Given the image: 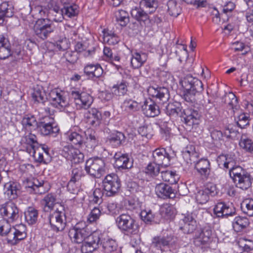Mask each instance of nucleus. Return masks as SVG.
<instances>
[{
  "label": "nucleus",
  "mask_w": 253,
  "mask_h": 253,
  "mask_svg": "<svg viewBox=\"0 0 253 253\" xmlns=\"http://www.w3.org/2000/svg\"><path fill=\"white\" fill-rule=\"evenodd\" d=\"M89 234V230L83 221L78 223L69 231V236L73 242L80 244L84 241L81 248L82 253H91L98 247L100 241L99 233L94 232Z\"/></svg>",
  "instance_id": "f257e3e1"
},
{
  "label": "nucleus",
  "mask_w": 253,
  "mask_h": 253,
  "mask_svg": "<svg viewBox=\"0 0 253 253\" xmlns=\"http://www.w3.org/2000/svg\"><path fill=\"white\" fill-rule=\"evenodd\" d=\"M182 156L188 165L195 164V169L204 177H208L211 172V164L207 159H201L196 161L199 154L196 151L195 146L188 145L182 151Z\"/></svg>",
  "instance_id": "f03ea898"
},
{
  "label": "nucleus",
  "mask_w": 253,
  "mask_h": 253,
  "mask_svg": "<svg viewBox=\"0 0 253 253\" xmlns=\"http://www.w3.org/2000/svg\"><path fill=\"white\" fill-rule=\"evenodd\" d=\"M10 223L11 222L4 219L0 220V235L6 236L8 243L16 245L26 238V227L23 224H20L11 228Z\"/></svg>",
  "instance_id": "7ed1b4c3"
},
{
  "label": "nucleus",
  "mask_w": 253,
  "mask_h": 253,
  "mask_svg": "<svg viewBox=\"0 0 253 253\" xmlns=\"http://www.w3.org/2000/svg\"><path fill=\"white\" fill-rule=\"evenodd\" d=\"M184 88L183 98L188 102H195V96L203 91V84L196 78L188 75L181 82Z\"/></svg>",
  "instance_id": "20e7f679"
},
{
  "label": "nucleus",
  "mask_w": 253,
  "mask_h": 253,
  "mask_svg": "<svg viewBox=\"0 0 253 253\" xmlns=\"http://www.w3.org/2000/svg\"><path fill=\"white\" fill-rule=\"evenodd\" d=\"M67 0H52L51 4L53 10L56 13L54 20L56 22H61L65 18L72 17L78 13V7L77 5H65Z\"/></svg>",
  "instance_id": "39448f33"
},
{
  "label": "nucleus",
  "mask_w": 253,
  "mask_h": 253,
  "mask_svg": "<svg viewBox=\"0 0 253 253\" xmlns=\"http://www.w3.org/2000/svg\"><path fill=\"white\" fill-rule=\"evenodd\" d=\"M118 228L127 235H134L138 232V225L135 220L128 214H122L116 218Z\"/></svg>",
  "instance_id": "423d86ee"
},
{
  "label": "nucleus",
  "mask_w": 253,
  "mask_h": 253,
  "mask_svg": "<svg viewBox=\"0 0 253 253\" xmlns=\"http://www.w3.org/2000/svg\"><path fill=\"white\" fill-rule=\"evenodd\" d=\"M54 30L52 21L47 18L39 19L34 26L36 35L43 40L46 39Z\"/></svg>",
  "instance_id": "0eeeda50"
},
{
  "label": "nucleus",
  "mask_w": 253,
  "mask_h": 253,
  "mask_svg": "<svg viewBox=\"0 0 253 253\" xmlns=\"http://www.w3.org/2000/svg\"><path fill=\"white\" fill-rule=\"evenodd\" d=\"M105 162L98 157L91 158L85 163V170L86 172L95 178H99L105 173Z\"/></svg>",
  "instance_id": "6e6552de"
},
{
  "label": "nucleus",
  "mask_w": 253,
  "mask_h": 253,
  "mask_svg": "<svg viewBox=\"0 0 253 253\" xmlns=\"http://www.w3.org/2000/svg\"><path fill=\"white\" fill-rule=\"evenodd\" d=\"M176 238L173 235L157 236L153 237L150 244V250L156 253H160L166 247H169L174 245Z\"/></svg>",
  "instance_id": "1a4fd4ad"
},
{
  "label": "nucleus",
  "mask_w": 253,
  "mask_h": 253,
  "mask_svg": "<svg viewBox=\"0 0 253 253\" xmlns=\"http://www.w3.org/2000/svg\"><path fill=\"white\" fill-rule=\"evenodd\" d=\"M49 222L51 229L56 232L63 231L66 225L65 213L62 206L51 213Z\"/></svg>",
  "instance_id": "9d476101"
},
{
  "label": "nucleus",
  "mask_w": 253,
  "mask_h": 253,
  "mask_svg": "<svg viewBox=\"0 0 253 253\" xmlns=\"http://www.w3.org/2000/svg\"><path fill=\"white\" fill-rule=\"evenodd\" d=\"M103 189L108 197L115 195L121 187V181L117 175L112 173L105 176L102 181Z\"/></svg>",
  "instance_id": "9b49d317"
},
{
  "label": "nucleus",
  "mask_w": 253,
  "mask_h": 253,
  "mask_svg": "<svg viewBox=\"0 0 253 253\" xmlns=\"http://www.w3.org/2000/svg\"><path fill=\"white\" fill-rule=\"evenodd\" d=\"M0 214L3 219L13 222L19 217V210L12 201H8L0 205Z\"/></svg>",
  "instance_id": "f8f14e48"
},
{
  "label": "nucleus",
  "mask_w": 253,
  "mask_h": 253,
  "mask_svg": "<svg viewBox=\"0 0 253 253\" xmlns=\"http://www.w3.org/2000/svg\"><path fill=\"white\" fill-rule=\"evenodd\" d=\"M72 98L74 99L77 109H88L92 104L93 99L92 97L85 92H80L77 90L71 92Z\"/></svg>",
  "instance_id": "ddd939ff"
},
{
  "label": "nucleus",
  "mask_w": 253,
  "mask_h": 253,
  "mask_svg": "<svg viewBox=\"0 0 253 253\" xmlns=\"http://www.w3.org/2000/svg\"><path fill=\"white\" fill-rule=\"evenodd\" d=\"M85 132L78 126L71 128L66 133L68 142L71 144L82 147L84 143Z\"/></svg>",
  "instance_id": "4468645a"
},
{
  "label": "nucleus",
  "mask_w": 253,
  "mask_h": 253,
  "mask_svg": "<svg viewBox=\"0 0 253 253\" xmlns=\"http://www.w3.org/2000/svg\"><path fill=\"white\" fill-rule=\"evenodd\" d=\"M48 91V99L53 106L60 108L67 106L68 103L64 92L58 88H54Z\"/></svg>",
  "instance_id": "2eb2a0df"
},
{
  "label": "nucleus",
  "mask_w": 253,
  "mask_h": 253,
  "mask_svg": "<svg viewBox=\"0 0 253 253\" xmlns=\"http://www.w3.org/2000/svg\"><path fill=\"white\" fill-rule=\"evenodd\" d=\"M37 127L39 128L41 133L43 135L55 134L59 130L54 119L49 116L44 117L39 123Z\"/></svg>",
  "instance_id": "dca6fc26"
},
{
  "label": "nucleus",
  "mask_w": 253,
  "mask_h": 253,
  "mask_svg": "<svg viewBox=\"0 0 253 253\" xmlns=\"http://www.w3.org/2000/svg\"><path fill=\"white\" fill-rule=\"evenodd\" d=\"M61 155L67 160L74 163H80L84 158L83 153L72 145L64 146L61 151Z\"/></svg>",
  "instance_id": "f3484780"
},
{
  "label": "nucleus",
  "mask_w": 253,
  "mask_h": 253,
  "mask_svg": "<svg viewBox=\"0 0 253 253\" xmlns=\"http://www.w3.org/2000/svg\"><path fill=\"white\" fill-rule=\"evenodd\" d=\"M212 230L210 226H205L200 231L196 233L194 239V244L197 246L209 245L212 241Z\"/></svg>",
  "instance_id": "a211bd4d"
},
{
  "label": "nucleus",
  "mask_w": 253,
  "mask_h": 253,
  "mask_svg": "<svg viewBox=\"0 0 253 253\" xmlns=\"http://www.w3.org/2000/svg\"><path fill=\"white\" fill-rule=\"evenodd\" d=\"M153 162L160 166L168 167L170 158L164 148L156 149L153 152Z\"/></svg>",
  "instance_id": "6ab92c4d"
},
{
  "label": "nucleus",
  "mask_w": 253,
  "mask_h": 253,
  "mask_svg": "<svg viewBox=\"0 0 253 253\" xmlns=\"http://www.w3.org/2000/svg\"><path fill=\"white\" fill-rule=\"evenodd\" d=\"M181 117L184 119L186 125L189 126H193L199 124L200 115L197 110L187 109L183 111Z\"/></svg>",
  "instance_id": "aec40b11"
},
{
  "label": "nucleus",
  "mask_w": 253,
  "mask_h": 253,
  "mask_svg": "<svg viewBox=\"0 0 253 253\" xmlns=\"http://www.w3.org/2000/svg\"><path fill=\"white\" fill-rule=\"evenodd\" d=\"M114 158L115 159L114 166L119 169H126L132 168L133 162L127 155L121 153H116Z\"/></svg>",
  "instance_id": "412c9836"
},
{
  "label": "nucleus",
  "mask_w": 253,
  "mask_h": 253,
  "mask_svg": "<svg viewBox=\"0 0 253 253\" xmlns=\"http://www.w3.org/2000/svg\"><path fill=\"white\" fill-rule=\"evenodd\" d=\"M131 16L137 20L140 24L149 26L150 23L149 14L140 6L135 7L131 10Z\"/></svg>",
  "instance_id": "4be33fe9"
},
{
  "label": "nucleus",
  "mask_w": 253,
  "mask_h": 253,
  "mask_svg": "<svg viewBox=\"0 0 253 253\" xmlns=\"http://www.w3.org/2000/svg\"><path fill=\"white\" fill-rule=\"evenodd\" d=\"M155 192L157 195L162 199L172 198L175 196L174 191L168 184L161 183L156 185Z\"/></svg>",
  "instance_id": "5701e85b"
},
{
  "label": "nucleus",
  "mask_w": 253,
  "mask_h": 253,
  "mask_svg": "<svg viewBox=\"0 0 253 253\" xmlns=\"http://www.w3.org/2000/svg\"><path fill=\"white\" fill-rule=\"evenodd\" d=\"M148 92L152 96L159 99L164 104L167 102L169 98V90L164 87L155 88L150 86L148 89Z\"/></svg>",
  "instance_id": "b1692460"
},
{
  "label": "nucleus",
  "mask_w": 253,
  "mask_h": 253,
  "mask_svg": "<svg viewBox=\"0 0 253 253\" xmlns=\"http://www.w3.org/2000/svg\"><path fill=\"white\" fill-rule=\"evenodd\" d=\"M214 213L218 217H227L235 213L234 210L223 202L218 203L213 209Z\"/></svg>",
  "instance_id": "393cba45"
},
{
  "label": "nucleus",
  "mask_w": 253,
  "mask_h": 253,
  "mask_svg": "<svg viewBox=\"0 0 253 253\" xmlns=\"http://www.w3.org/2000/svg\"><path fill=\"white\" fill-rule=\"evenodd\" d=\"M20 187L17 182H7L4 185V193L10 200L15 199L18 196Z\"/></svg>",
  "instance_id": "a878e982"
},
{
  "label": "nucleus",
  "mask_w": 253,
  "mask_h": 253,
  "mask_svg": "<svg viewBox=\"0 0 253 253\" xmlns=\"http://www.w3.org/2000/svg\"><path fill=\"white\" fill-rule=\"evenodd\" d=\"M86 122L93 126H99L101 122V113L95 108H91L85 115Z\"/></svg>",
  "instance_id": "bb28decb"
},
{
  "label": "nucleus",
  "mask_w": 253,
  "mask_h": 253,
  "mask_svg": "<svg viewBox=\"0 0 253 253\" xmlns=\"http://www.w3.org/2000/svg\"><path fill=\"white\" fill-rule=\"evenodd\" d=\"M147 54L142 51L131 52V65L133 69H138L146 62Z\"/></svg>",
  "instance_id": "cd10ccee"
},
{
  "label": "nucleus",
  "mask_w": 253,
  "mask_h": 253,
  "mask_svg": "<svg viewBox=\"0 0 253 253\" xmlns=\"http://www.w3.org/2000/svg\"><path fill=\"white\" fill-rule=\"evenodd\" d=\"M233 181L237 187L242 190H247L251 186L252 178L250 174L246 172Z\"/></svg>",
  "instance_id": "c85d7f7f"
},
{
  "label": "nucleus",
  "mask_w": 253,
  "mask_h": 253,
  "mask_svg": "<svg viewBox=\"0 0 253 253\" xmlns=\"http://www.w3.org/2000/svg\"><path fill=\"white\" fill-rule=\"evenodd\" d=\"M103 72L101 66L98 64H89L86 65L84 68V74L90 79L94 78H99L101 76Z\"/></svg>",
  "instance_id": "c756f323"
},
{
  "label": "nucleus",
  "mask_w": 253,
  "mask_h": 253,
  "mask_svg": "<svg viewBox=\"0 0 253 253\" xmlns=\"http://www.w3.org/2000/svg\"><path fill=\"white\" fill-rule=\"evenodd\" d=\"M183 225L181 229L185 233L190 234L195 230L197 227L196 220L191 214H187L182 219Z\"/></svg>",
  "instance_id": "7c9ffc66"
},
{
  "label": "nucleus",
  "mask_w": 253,
  "mask_h": 253,
  "mask_svg": "<svg viewBox=\"0 0 253 253\" xmlns=\"http://www.w3.org/2000/svg\"><path fill=\"white\" fill-rule=\"evenodd\" d=\"M22 125L23 128L28 131L36 129L38 126L36 118L34 115L31 114H27L23 117Z\"/></svg>",
  "instance_id": "2f4dec72"
},
{
  "label": "nucleus",
  "mask_w": 253,
  "mask_h": 253,
  "mask_svg": "<svg viewBox=\"0 0 253 253\" xmlns=\"http://www.w3.org/2000/svg\"><path fill=\"white\" fill-rule=\"evenodd\" d=\"M13 6L8 1H4L0 4V24L3 22V18L11 17L13 15Z\"/></svg>",
  "instance_id": "473e14b6"
},
{
  "label": "nucleus",
  "mask_w": 253,
  "mask_h": 253,
  "mask_svg": "<svg viewBox=\"0 0 253 253\" xmlns=\"http://www.w3.org/2000/svg\"><path fill=\"white\" fill-rule=\"evenodd\" d=\"M143 113L148 117H155L160 113L159 106L152 101L149 104L147 102L143 106Z\"/></svg>",
  "instance_id": "72a5a7b5"
},
{
  "label": "nucleus",
  "mask_w": 253,
  "mask_h": 253,
  "mask_svg": "<svg viewBox=\"0 0 253 253\" xmlns=\"http://www.w3.org/2000/svg\"><path fill=\"white\" fill-rule=\"evenodd\" d=\"M102 250L104 253H113L117 251L118 246L115 240L112 239H104L101 242Z\"/></svg>",
  "instance_id": "f704fd0d"
},
{
  "label": "nucleus",
  "mask_w": 253,
  "mask_h": 253,
  "mask_svg": "<svg viewBox=\"0 0 253 253\" xmlns=\"http://www.w3.org/2000/svg\"><path fill=\"white\" fill-rule=\"evenodd\" d=\"M56 204V198L52 194H48L41 201V204L45 212L50 211Z\"/></svg>",
  "instance_id": "c9c22d12"
},
{
  "label": "nucleus",
  "mask_w": 253,
  "mask_h": 253,
  "mask_svg": "<svg viewBox=\"0 0 253 253\" xmlns=\"http://www.w3.org/2000/svg\"><path fill=\"white\" fill-rule=\"evenodd\" d=\"M166 112L169 116L181 117L183 113L181 105L179 102H174L169 103L166 107Z\"/></svg>",
  "instance_id": "e433bc0d"
},
{
  "label": "nucleus",
  "mask_w": 253,
  "mask_h": 253,
  "mask_svg": "<svg viewBox=\"0 0 253 253\" xmlns=\"http://www.w3.org/2000/svg\"><path fill=\"white\" fill-rule=\"evenodd\" d=\"M47 96L45 90L42 86H38L35 88L32 93L33 99L39 103L44 104L47 102Z\"/></svg>",
  "instance_id": "4c0bfd02"
},
{
  "label": "nucleus",
  "mask_w": 253,
  "mask_h": 253,
  "mask_svg": "<svg viewBox=\"0 0 253 253\" xmlns=\"http://www.w3.org/2000/svg\"><path fill=\"white\" fill-rule=\"evenodd\" d=\"M125 140L124 134L119 131L111 133L108 138V142L114 147H117L121 145L125 141Z\"/></svg>",
  "instance_id": "58836bf2"
},
{
  "label": "nucleus",
  "mask_w": 253,
  "mask_h": 253,
  "mask_svg": "<svg viewBox=\"0 0 253 253\" xmlns=\"http://www.w3.org/2000/svg\"><path fill=\"white\" fill-rule=\"evenodd\" d=\"M217 161L219 166H223L226 169H229L235 165V160L231 155H220L218 157Z\"/></svg>",
  "instance_id": "ea45409f"
},
{
  "label": "nucleus",
  "mask_w": 253,
  "mask_h": 253,
  "mask_svg": "<svg viewBox=\"0 0 253 253\" xmlns=\"http://www.w3.org/2000/svg\"><path fill=\"white\" fill-rule=\"evenodd\" d=\"M225 103L229 109L232 110L234 114L239 108L237 98L232 92H229L225 95Z\"/></svg>",
  "instance_id": "a19ab883"
},
{
  "label": "nucleus",
  "mask_w": 253,
  "mask_h": 253,
  "mask_svg": "<svg viewBox=\"0 0 253 253\" xmlns=\"http://www.w3.org/2000/svg\"><path fill=\"white\" fill-rule=\"evenodd\" d=\"M85 133V139L84 144H85L86 147L88 149V151H92L94 148L97 146L98 144V140L96 137L95 132L91 131L90 133Z\"/></svg>",
  "instance_id": "79ce46f5"
},
{
  "label": "nucleus",
  "mask_w": 253,
  "mask_h": 253,
  "mask_svg": "<svg viewBox=\"0 0 253 253\" xmlns=\"http://www.w3.org/2000/svg\"><path fill=\"white\" fill-rule=\"evenodd\" d=\"M103 41L105 42L110 45H114L119 42L120 38L113 31L109 30H104Z\"/></svg>",
  "instance_id": "37998d69"
},
{
  "label": "nucleus",
  "mask_w": 253,
  "mask_h": 253,
  "mask_svg": "<svg viewBox=\"0 0 253 253\" xmlns=\"http://www.w3.org/2000/svg\"><path fill=\"white\" fill-rule=\"evenodd\" d=\"M239 145L245 151L253 153V141L247 134H244L242 135Z\"/></svg>",
  "instance_id": "c03bdc74"
},
{
  "label": "nucleus",
  "mask_w": 253,
  "mask_h": 253,
  "mask_svg": "<svg viewBox=\"0 0 253 253\" xmlns=\"http://www.w3.org/2000/svg\"><path fill=\"white\" fill-rule=\"evenodd\" d=\"M115 17L117 22L123 27L126 26L129 21L128 13L122 9L115 12Z\"/></svg>",
  "instance_id": "a18cd8bd"
},
{
  "label": "nucleus",
  "mask_w": 253,
  "mask_h": 253,
  "mask_svg": "<svg viewBox=\"0 0 253 253\" xmlns=\"http://www.w3.org/2000/svg\"><path fill=\"white\" fill-rule=\"evenodd\" d=\"M25 219L29 224H35L38 219V211L33 207H29L25 212Z\"/></svg>",
  "instance_id": "49530a36"
},
{
  "label": "nucleus",
  "mask_w": 253,
  "mask_h": 253,
  "mask_svg": "<svg viewBox=\"0 0 253 253\" xmlns=\"http://www.w3.org/2000/svg\"><path fill=\"white\" fill-rule=\"evenodd\" d=\"M124 111L129 113L138 111L139 109L138 103L132 99H126L122 106Z\"/></svg>",
  "instance_id": "de8ad7c7"
},
{
  "label": "nucleus",
  "mask_w": 253,
  "mask_h": 253,
  "mask_svg": "<svg viewBox=\"0 0 253 253\" xmlns=\"http://www.w3.org/2000/svg\"><path fill=\"white\" fill-rule=\"evenodd\" d=\"M112 92L116 96H123L127 91V84L125 81L114 85L111 88Z\"/></svg>",
  "instance_id": "09e8293b"
},
{
  "label": "nucleus",
  "mask_w": 253,
  "mask_h": 253,
  "mask_svg": "<svg viewBox=\"0 0 253 253\" xmlns=\"http://www.w3.org/2000/svg\"><path fill=\"white\" fill-rule=\"evenodd\" d=\"M249 222L247 218L238 216L235 218L233 222V227L237 232L246 228L249 225Z\"/></svg>",
  "instance_id": "8fccbe9b"
},
{
  "label": "nucleus",
  "mask_w": 253,
  "mask_h": 253,
  "mask_svg": "<svg viewBox=\"0 0 253 253\" xmlns=\"http://www.w3.org/2000/svg\"><path fill=\"white\" fill-rule=\"evenodd\" d=\"M243 212L249 216H253V199H246L241 204Z\"/></svg>",
  "instance_id": "3c124183"
},
{
  "label": "nucleus",
  "mask_w": 253,
  "mask_h": 253,
  "mask_svg": "<svg viewBox=\"0 0 253 253\" xmlns=\"http://www.w3.org/2000/svg\"><path fill=\"white\" fill-rule=\"evenodd\" d=\"M161 177L163 180L167 181L171 184H175L178 179V176L175 172L170 170L162 171Z\"/></svg>",
  "instance_id": "603ef678"
},
{
  "label": "nucleus",
  "mask_w": 253,
  "mask_h": 253,
  "mask_svg": "<svg viewBox=\"0 0 253 253\" xmlns=\"http://www.w3.org/2000/svg\"><path fill=\"white\" fill-rule=\"evenodd\" d=\"M139 5L143 9H149V13L151 14L157 9L158 2L156 0H141Z\"/></svg>",
  "instance_id": "864d4df0"
},
{
  "label": "nucleus",
  "mask_w": 253,
  "mask_h": 253,
  "mask_svg": "<svg viewBox=\"0 0 253 253\" xmlns=\"http://www.w3.org/2000/svg\"><path fill=\"white\" fill-rule=\"evenodd\" d=\"M246 172L247 171L246 169L239 165H235L229 169L230 176L233 180Z\"/></svg>",
  "instance_id": "5fc2aeb1"
},
{
  "label": "nucleus",
  "mask_w": 253,
  "mask_h": 253,
  "mask_svg": "<svg viewBox=\"0 0 253 253\" xmlns=\"http://www.w3.org/2000/svg\"><path fill=\"white\" fill-rule=\"evenodd\" d=\"M160 166L157 165L156 163H149L145 169V172L147 174L151 177H154L157 175L160 172Z\"/></svg>",
  "instance_id": "6e6d98bb"
},
{
  "label": "nucleus",
  "mask_w": 253,
  "mask_h": 253,
  "mask_svg": "<svg viewBox=\"0 0 253 253\" xmlns=\"http://www.w3.org/2000/svg\"><path fill=\"white\" fill-rule=\"evenodd\" d=\"M168 12L171 16L177 17L181 12L180 6L172 0L169 1L168 3Z\"/></svg>",
  "instance_id": "4d7b16f0"
},
{
  "label": "nucleus",
  "mask_w": 253,
  "mask_h": 253,
  "mask_svg": "<svg viewBox=\"0 0 253 253\" xmlns=\"http://www.w3.org/2000/svg\"><path fill=\"white\" fill-rule=\"evenodd\" d=\"M101 215L100 210L97 207H94L87 215V221L92 223L98 220Z\"/></svg>",
  "instance_id": "13d9d810"
},
{
  "label": "nucleus",
  "mask_w": 253,
  "mask_h": 253,
  "mask_svg": "<svg viewBox=\"0 0 253 253\" xmlns=\"http://www.w3.org/2000/svg\"><path fill=\"white\" fill-rule=\"evenodd\" d=\"M237 124L239 127L241 128H244L246 126L249 125L250 120L248 114L242 113L235 118Z\"/></svg>",
  "instance_id": "bf43d9fd"
},
{
  "label": "nucleus",
  "mask_w": 253,
  "mask_h": 253,
  "mask_svg": "<svg viewBox=\"0 0 253 253\" xmlns=\"http://www.w3.org/2000/svg\"><path fill=\"white\" fill-rule=\"evenodd\" d=\"M210 196L204 189L199 190L196 195V200L200 204H206L209 200Z\"/></svg>",
  "instance_id": "052dcab7"
},
{
  "label": "nucleus",
  "mask_w": 253,
  "mask_h": 253,
  "mask_svg": "<svg viewBox=\"0 0 253 253\" xmlns=\"http://www.w3.org/2000/svg\"><path fill=\"white\" fill-rule=\"evenodd\" d=\"M138 133L143 137L150 139L153 135V129L150 126H140L138 129Z\"/></svg>",
  "instance_id": "680f3d73"
},
{
  "label": "nucleus",
  "mask_w": 253,
  "mask_h": 253,
  "mask_svg": "<svg viewBox=\"0 0 253 253\" xmlns=\"http://www.w3.org/2000/svg\"><path fill=\"white\" fill-rule=\"evenodd\" d=\"M141 219L146 223H151L154 220V214L152 211L149 210H143L140 213Z\"/></svg>",
  "instance_id": "e2e57ef3"
},
{
  "label": "nucleus",
  "mask_w": 253,
  "mask_h": 253,
  "mask_svg": "<svg viewBox=\"0 0 253 253\" xmlns=\"http://www.w3.org/2000/svg\"><path fill=\"white\" fill-rule=\"evenodd\" d=\"M103 193L101 188H95L93 192L91 200L97 204H100L102 202Z\"/></svg>",
  "instance_id": "0e129e2a"
},
{
  "label": "nucleus",
  "mask_w": 253,
  "mask_h": 253,
  "mask_svg": "<svg viewBox=\"0 0 253 253\" xmlns=\"http://www.w3.org/2000/svg\"><path fill=\"white\" fill-rule=\"evenodd\" d=\"M70 42L66 38L58 40L56 42L57 48L59 50H65L70 47Z\"/></svg>",
  "instance_id": "69168bd1"
},
{
  "label": "nucleus",
  "mask_w": 253,
  "mask_h": 253,
  "mask_svg": "<svg viewBox=\"0 0 253 253\" xmlns=\"http://www.w3.org/2000/svg\"><path fill=\"white\" fill-rule=\"evenodd\" d=\"M83 175V172L82 168L80 167L72 169L70 180L79 182Z\"/></svg>",
  "instance_id": "338daca9"
},
{
  "label": "nucleus",
  "mask_w": 253,
  "mask_h": 253,
  "mask_svg": "<svg viewBox=\"0 0 253 253\" xmlns=\"http://www.w3.org/2000/svg\"><path fill=\"white\" fill-rule=\"evenodd\" d=\"M79 182L70 180L67 184V189L71 193L78 194L79 192Z\"/></svg>",
  "instance_id": "774afa93"
}]
</instances>
